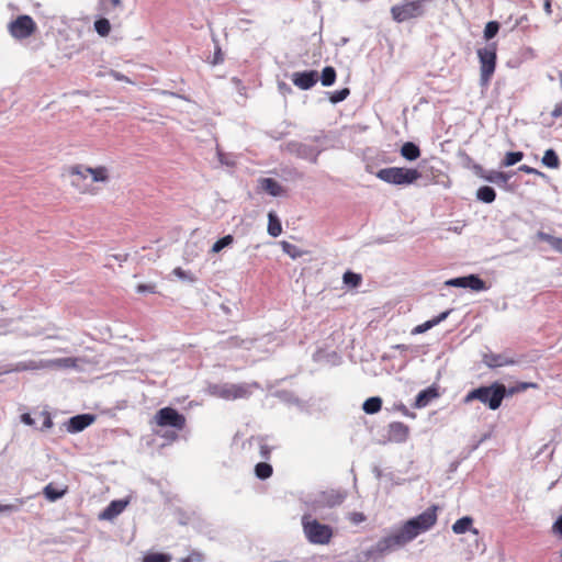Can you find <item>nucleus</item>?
<instances>
[{
    "label": "nucleus",
    "mask_w": 562,
    "mask_h": 562,
    "mask_svg": "<svg viewBox=\"0 0 562 562\" xmlns=\"http://www.w3.org/2000/svg\"><path fill=\"white\" fill-rule=\"evenodd\" d=\"M498 30L499 23L497 21L487 22L484 29V38L486 41L492 40L498 33Z\"/></svg>",
    "instance_id": "nucleus-40"
},
{
    "label": "nucleus",
    "mask_w": 562,
    "mask_h": 562,
    "mask_svg": "<svg viewBox=\"0 0 562 562\" xmlns=\"http://www.w3.org/2000/svg\"><path fill=\"white\" fill-rule=\"evenodd\" d=\"M53 426V420L48 414H45L43 422V429H48Z\"/></svg>",
    "instance_id": "nucleus-55"
},
{
    "label": "nucleus",
    "mask_w": 562,
    "mask_h": 562,
    "mask_svg": "<svg viewBox=\"0 0 562 562\" xmlns=\"http://www.w3.org/2000/svg\"><path fill=\"white\" fill-rule=\"evenodd\" d=\"M155 420L161 427H171L177 430H182L186 426V417L172 407L160 408L155 415Z\"/></svg>",
    "instance_id": "nucleus-8"
},
{
    "label": "nucleus",
    "mask_w": 562,
    "mask_h": 562,
    "mask_svg": "<svg viewBox=\"0 0 562 562\" xmlns=\"http://www.w3.org/2000/svg\"><path fill=\"white\" fill-rule=\"evenodd\" d=\"M449 314H450V312L446 311V312H441L438 316L446 317V316H449Z\"/></svg>",
    "instance_id": "nucleus-64"
},
{
    "label": "nucleus",
    "mask_w": 562,
    "mask_h": 562,
    "mask_svg": "<svg viewBox=\"0 0 562 562\" xmlns=\"http://www.w3.org/2000/svg\"><path fill=\"white\" fill-rule=\"evenodd\" d=\"M10 34L18 40L30 37L36 30V24L30 15H20L9 23Z\"/></svg>",
    "instance_id": "nucleus-9"
},
{
    "label": "nucleus",
    "mask_w": 562,
    "mask_h": 562,
    "mask_svg": "<svg viewBox=\"0 0 562 562\" xmlns=\"http://www.w3.org/2000/svg\"><path fill=\"white\" fill-rule=\"evenodd\" d=\"M553 529L557 533H559L562 537V515L554 522Z\"/></svg>",
    "instance_id": "nucleus-53"
},
{
    "label": "nucleus",
    "mask_w": 562,
    "mask_h": 562,
    "mask_svg": "<svg viewBox=\"0 0 562 562\" xmlns=\"http://www.w3.org/2000/svg\"><path fill=\"white\" fill-rule=\"evenodd\" d=\"M506 395V386L502 383L494 382L491 385H482L470 391L463 397V403L469 404L473 401H480L481 403L485 404L490 409L495 411L499 408Z\"/></svg>",
    "instance_id": "nucleus-2"
},
{
    "label": "nucleus",
    "mask_w": 562,
    "mask_h": 562,
    "mask_svg": "<svg viewBox=\"0 0 562 562\" xmlns=\"http://www.w3.org/2000/svg\"><path fill=\"white\" fill-rule=\"evenodd\" d=\"M222 61H223V55H222L221 48H217L215 54H214L213 64L216 65V64H220Z\"/></svg>",
    "instance_id": "nucleus-56"
},
{
    "label": "nucleus",
    "mask_w": 562,
    "mask_h": 562,
    "mask_svg": "<svg viewBox=\"0 0 562 562\" xmlns=\"http://www.w3.org/2000/svg\"><path fill=\"white\" fill-rule=\"evenodd\" d=\"M87 172H89L92 182H106L109 180V170L103 166L95 168L89 167Z\"/></svg>",
    "instance_id": "nucleus-24"
},
{
    "label": "nucleus",
    "mask_w": 562,
    "mask_h": 562,
    "mask_svg": "<svg viewBox=\"0 0 562 562\" xmlns=\"http://www.w3.org/2000/svg\"><path fill=\"white\" fill-rule=\"evenodd\" d=\"M344 283L349 288H357L361 284L362 277L352 271H346L342 276Z\"/></svg>",
    "instance_id": "nucleus-34"
},
{
    "label": "nucleus",
    "mask_w": 562,
    "mask_h": 562,
    "mask_svg": "<svg viewBox=\"0 0 562 562\" xmlns=\"http://www.w3.org/2000/svg\"><path fill=\"white\" fill-rule=\"evenodd\" d=\"M257 382L252 383H214L207 387L209 394L222 400L234 401L247 398L252 394L254 389H259Z\"/></svg>",
    "instance_id": "nucleus-3"
},
{
    "label": "nucleus",
    "mask_w": 562,
    "mask_h": 562,
    "mask_svg": "<svg viewBox=\"0 0 562 562\" xmlns=\"http://www.w3.org/2000/svg\"><path fill=\"white\" fill-rule=\"evenodd\" d=\"M518 170L522 171L525 173L536 175V176L541 177V178H547L546 173H543L542 171H540V170H538L536 168L527 166V165L519 166Z\"/></svg>",
    "instance_id": "nucleus-49"
},
{
    "label": "nucleus",
    "mask_w": 562,
    "mask_h": 562,
    "mask_svg": "<svg viewBox=\"0 0 562 562\" xmlns=\"http://www.w3.org/2000/svg\"><path fill=\"white\" fill-rule=\"evenodd\" d=\"M380 180L394 186H409L416 182L422 173L414 168L387 167L375 173Z\"/></svg>",
    "instance_id": "nucleus-6"
},
{
    "label": "nucleus",
    "mask_w": 562,
    "mask_h": 562,
    "mask_svg": "<svg viewBox=\"0 0 562 562\" xmlns=\"http://www.w3.org/2000/svg\"><path fill=\"white\" fill-rule=\"evenodd\" d=\"M268 220H269V222H268L269 235L272 237H278L282 232V226H281L280 220L273 212H270L268 214Z\"/></svg>",
    "instance_id": "nucleus-29"
},
{
    "label": "nucleus",
    "mask_w": 562,
    "mask_h": 562,
    "mask_svg": "<svg viewBox=\"0 0 562 562\" xmlns=\"http://www.w3.org/2000/svg\"><path fill=\"white\" fill-rule=\"evenodd\" d=\"M137 293H156V285L154 283L138 284L136 286Z\"/></svg>",
    "instance_id": "nucleus-50"
},
{
    "label": "nucleus",
    "mask_w": 562,
    "mask_h": 562,
    "mask_svg": "<svg viewBox=\"0 0 562 562\" xmlns=\"http://www.w3.org/2000/svg\"><path fill=\"white\" fill-rule=\"evenodd\" d=\"M88 168L89 167L83 165H75L68 169V173L71 177V184L80 191H85L88 187L83 183V181L89 177V172H87Z\"/></svg>",
    "instance_id": "nucleus-15"
},
{
    "label": "nucleus",
    "mask_w": 562,
    "mask_h": 562,
    "mask_svg": "<svg viewBox=\"0 0 562 562\" xmlns=\"http://www.w3.org/2000/svg\"><path fill=\"white\" fill-rule=\"evenodd\" d=\"M524 158L522 151H509L502 161L503 167H510L519 162Z\"/></svg>",
    "instance_id": "nucleus-37"
},
{
    "label": "nucleus",
    "mask_w": 562,
    "mask_h": 562,
    "mask_svg": "<svg viewBox=\"0 0 562 562\" xmlns=\"http://www.w3.org/2000/svg\"><path fill=\"white\" fill-rule=\"evenodd\" d=\"M443 319L445 318H430L427 322H425L424 324L414 327L412 329V335L423 334V333L431 329L434 326L438 325Z\"/></svg>",
    "instance_id": "nucleus-36"
},
{
    "label": "nucleus",
    "mask_w": 562,
    "mask_h": 562,
    "mask_svg": "<svg viewBox=\"0 0 562 562\" xmlns=\"http://www.w3.org/2000/svg\"><path fill=\"white\" fill-rule=\"evenodd\" d=\"M261 189L272 196H280L284 190L282 186L272 178H263L260 180Z\"/></svg>",
    "instance_id": "nucleus-19"
},
{
    "label": "nucleus",
    "mask_w": 562,
    "mask_h": 562,
    "mask_svg": "<svg viewBox=\"0 0 562 562\" xmlns=\"http://www.w3.org/2000/svg\"><path fill=\"white\" fill-rule=\"evenodd\" d=\"M281 247L283 252L292 259L301 258L305 254V251L301 250L297 246L285 240L281 241Z\"/></svg>",
    "instance_id": "nucleus-32"
},
{
    "label": "nucleus",
    "mask_w": 562,
    "mask_h": 562,
    "mask_svg": "<svg viewBox=\"0 0 562 562\" xmlns=\"http://www.w3.org/2000/svg\"><path fill=\"white\" fill-rule=\"evenodd\" d=\"M329 358H337V353L336 352H331V353H326L325 351L323 350H317L314 355H313V359L315 362H324V361H329Z\"/></svg>",
    "instance_id": "nucleus-44"
},
{
    "label": "nucleus",
    "mask_w": 562,
    "mask_h": 562,
    "mask_svg": "<svg viewBox=\"0 0 562 562\" xmlns=\"http://www.w3.org/2000/svg\"><path fill=\"white\" fill-rule=\"evenodd\" d=\"M401 155L409 161H414L420 156L419 147L413 142H406L401 147Z\"/></svg>",
    "instance_id": "nucleus-21"
},
{
    "label": "nucleus",
    "mask_w": 562,
    "mask_h": 562,
    "mask_svg": "<svg viewBox=\"0 0 562 562\" xmlns=\"http://www.w3.org/2000/svg\"><path fill=\"white\" fill-rule=\"evenodd\" d=\"M481 177L487 181V182H491V183H494V184H497V186H506L510 176L505 173V172H502V171H496V170H490L485 173H482Z\"/></svg>",
    "instance_id": "nucleus-20"
},
{
    "label": "nucleus",
    "mask_w": 562,
    "mask_h": 562,
    "mask_svg": "<svg viewBox=\"0 0 562 562\" xmlns=\"http://www.w3.org/2000/svg\"><path fill=\"white\" fill-rule=\"evenodd\" d=\"M66 492L67 488H57L52 483L47 484L43 490L44 496L50 502L58 501L66 494Z\"/></svg>",
    "instance_id": "nucleus-26"
},
{
    "label": "nucleus",
    "mask_w": 562,
    "mask_h": 562,
    "mask_svg": "<svg viewBox=\"0 0 562 562\" xmlns=\"http://www.w3.org/2000/svg\"><path fill=\"white\" fill-rule=\"evenodd\" d=\"M204 555L199 551H192L188 557L180 560V562H203Z\"/></svg>",
    "instance_id": "nucleus-46"
},
{
    "label": "nucleus",
    "mask_w": 562,
    "mask_h": 562,
    "mask_svg": "<svg viewBox=\"0 0 562 562\" xmlns=\"http://www.w3.org/2000/svg\"><path fill=\"white\" fill-rule=\"evenodd\" d=\"M21 420H22V423H24L25 425H29V426H33L35 424L34 419L32 418V416L29 413L22 414Z\"/></svg>",
    "instance_id": "nucleus-51"
},
{
    "label": "nucleus",
    "mask_w": 562,
    "mask_h": 562,
    "mask_svg": "<svg viewBox=\"0 0 562 562\" xmlns=\"http://www.w3.org/2000/svg\"><path fill=\"white\" fill-rule=\"evenodd\" d=\"M446 285L471 289L473 291H483L486 289L485 282L476 274L450 279L446 281Z\"/></svg>",
    "instance_id": "nucleus-11"
},
{
    "label": "nucleus",
    "mask_w": 562,
    "mask_h": 562,
    "mask_svg": "<svg viewBox=\"0 0 562 562\" xmlns=\"http://www.w3.org/2000/svg\"><path fill=\"white\" fill-rule=\"evenodd\" d=\"M95 417L91 414H80L72 416L67 422V431L71 434L80 432L89 427Z\"/></svg>",
    "instance_id": "nucleus-14"
},
{
    "label": "nucleus",
    "mask_w": 562,
    "mask_h": 562,
    "mask_svg": "<svg viewBox=\"0 0 562 562\" xmlns=\"http://www.w3.org/2000/svg\"><path fill=\"white\" fill-rule=\"evenodd\" d=\"M472 524H473V519L470 516H464V517L458 519L452 525V531L456 535L465 533L467 531L471 530Z\"/></svg>",
    "instance_id": "nucleus-25"
},
{
    "label": "nucleus",
    "mask_w": 562,
    "mask_h": 562,
    "mask_svg": "<svg viewBox=\"0 0 562 562\" xmlns=\"http://www.w3.org/2000/svg\"><path fill=\"white\" fill-rule=\"evenodd\" d=\"M527 20H528L527 15H522V16H520V18L516 21V23H515L514 27H516V26H518V25H521V24H522L524 22H526Z\"/></svg>",
    "instance_id": "nucleus-61"
},
{
    "label": "nucleus",
    "mask_w": 562,
    "mask_h": 562,
    "mask_svg": "<svg viewBox=\"0 0 562 562\" xmlns=\"http://www.w3.org/2000/svg\"><path fill=\"white\" fill-rule=\"evenodd\" d=\"M541 161L548 168L557 169L560 166V159L553 149H547Z\"/></svg>",
    "instance_id": "nucleus-30"
},
{
    "label": "nucleus",
    "mask_w": 562,
    "mask_h": 562,
    "mask_svg": "<svg viewBox=\"0 0 562 562\" xmlns=\"http://www.w3.org/2000/svg\"><path fill=\"white\" fill-rule=\"evenodd\" d=\"M302 527L305 538L312 544H328L333 538V528L313 518L312 513L302 516Z\"/></svg>",
    "instance_id": "nucleus-4"
},
{
    "label": "nucleus",
    "mask_w": 562,
    "mask_h": 562,
    "mask_svg": "<svg viewBox=\"0 0 562 562\" xmlns=\"http://www.w3.org/2000/svg\"><path fill=\"white\" fill-rule=\"evenodd\" d=\"M335 80H336V70L330 66L325 67L322 71V76H321L322 85L324 87H330L334 85Z\"/></svg>",
    "instance_id": "nucleus-33"
},
{
    "label": "nucleus",
    "mask_w": 562,
    "mask_h": 562,
    "mask_svg": "<svg viewBox=\"0 0 562 562\" xmlns=\"http://www.w3.org/2000/svg\"><path fill=\"white\" fill-rule=\"evenodd\" d=\"M348 519L353 525H359V524L366 521L367 517H366V515L363 513L352 512V513H349Z\"/></svg>",
    "instance_id": "nucleus-47"
},
{
    "label": "nucleus",
    "mask_w": 562,
    "mask_h": 562,
    "mask_svg": "<svg viewBox=\"0 0 562 562\" xmlns=\"http://www.w3.org/2000/svg\"><path fill=\"white\" fill-rule=\"evenodd\" d=\"M483 363L490 369H496L505 366H514L517 361L506 353L484 352L482 356Z\"/></svg>",
    "instance_id": "nucleus-12"
},
{
    "label": "nucleus",
    "mask_w": 562,
    "mask_h": 562,
    "mask_svg": "<svg viewBox=\"0 0 562 562\" xmlns=\"http://www.w3.org/2000/svg\"><path fill=\"white\" fill-rule=\"evenodd\" d=\"M538 239L548 243L555 251L562 254V238L555 237L542 231L537 233Z\"/></svg>",
    "instance_id": "nucleus-23"
},
{
    "label": "nucleus",
    "mask_w": 562,
    "mask_h": 562,
    "mask_svg": "<svg viewBox=\"0 0 562 562\" xmlns=\"http://www.w3.org/2000/svg\"><path fill=\"white\" fill-rule=\"evenodd\" d=\"M274 396L280 398L281 401L290 404H299V398L294 396V394L286 390L277 391Z\"/></svg>",
    "instance_id": "nucleus-41"
},
{
    "label": "nucleus",
    "mask_w": 562,
    "mask_h": 562,
    "mask_svg": "<svg viewBox=\"0 0 562 562\" xmlns=\"http://www.w3.org/2000/svg\"><path fill=\"white\" fill-rule=\"evenodd\" d=\"M15 510H18V506H15V505H11V504L2 505V504H0V514H2V513H11V512H15Z\"/></svg>",
    "instance_id": "nucleus-52"
},
{
    "label": "nucleus",
    "mask_w": 562,
    "mask_h": 562,
    "mask_svg": "<svg viewBox=\"0 0 562 562\" xmlns=\"http://www.w3.org/2000/svg\"><path fill=\"white\" fill-rule=\"evenodd\" d=\"M551 115L553 117H560L562 115V103L555 104Z\"/></svg>",
    "instance_id": "nucleus-54"
},
{
    "label": "nucleus",
    "mask_w": 562,
    "mask_h": 562,
    "mask_svg": "<svg viewBox=\"0 0 562 562\" xmlns=\"http://www.w3.org/2000/svg\"><path fill=\"white\" fill-rule=\"evenodd\" d=\"M173 274L181 280H187L189 282L195 281V277L190 271H186L180 267L173 269Z\"/></svg>",
    "instance_id": "nucleus-43"
},
{
    "label": "nucleus",
    "mask_w": 562,
    "mask_h": 562,
    "mask_svg": "<svg viewBox=\"0 0 562 562\" xmlns=\"http://www.w3.org/2000/svg\"><path fill=\"white\" fill-rule=\"evenodd\" d=\"M127 505V501H112L108 507L100 514L101 519L112 520L119 516Z\"/></svg>",
    "instance_id": "nucleus-17"
},
{
    "label": "nucleus",
    "mask_w": 562,
    "mask_h": 562,
    "mask_svg": "<svg viewBox=\"0 0 562 562\" xmlns=\"http://www.w3.org/2000/svg\"><path fill=\"white\" fill-rule=\"evenodd\" d=\"M217 156L218 160L222 165L233 167L235 165V160L231 155L222 153L220 149H217Z\"/></svg>",
    "instance_id": "nucleus-48"
},
{
    "label": "nucleus",
    "mask_w": 562,
    "mask_h": 562,
    "mask_svg": "<svg viewBox=\"0 0 562 562\" xmlns=\"http://www.w3.org/2000/svg\"><path fill=\"white\" fill-rule=\"evenodd\" d=\"M490 437L488 434H485L481 440L473 447V449H476L479 447L480 443H482L483 441H485L487 438Z\"/></svg>",
    "instance_id": "nucleus-62"
},
{
    "label": "nucleus",
    "mask_w": 562,
    "mask_h": 562,
    "mask_svg": "<svg viewBox=\"0 0 562 562\" xmlns=\"http://www.w3.org/2000/svg\"><path fill=\"white\" fill-rule=\"evenodd\" d=\"M543 9L548 15L552 13L551 0H544Z\"/></svg>",
    "instance_id": "nucleus-58"
},
{
    "label": "nucleus",
    "mask_w": 562,
    "mask_h": 562,
    "mask_svg": "<svg viewBox=\"0 0 562 562\" xmlns=\"http://www.w3.org/2000/svg\"><path fill=\"white\" fill-rule=\"evenodd\" d=\"M476 199L484 203H492L496 199V192L492 187L483 186L476 191Z\"/></svg>",
    "instance_id": "nucleus-27"
},
{
    "label": "nucleus",
    "mask_w": 562,
    "mask_h": 562,
    "mask_svg": "<svg viewBox=\"0 0 562 562\" xmlns=\"http://www.w3.org/2000/svg\"><path fill=\"white\" fill-rule=\"evenodd\" d=\"M233 243H234L233 235H226L213 244L211 251L214 254H217V252L222 251L224 248L232 246Z\"/></svg>",
    "instance_id": "nucleus-35"
},
{
    "label": "nucleus",
    "mask_w": 562,
    "mask_h": 562,
    "mask_svg": "<svg viewBox=\"0 0 562 562\" xmlns=\"http://www.w3.org/2000/svg\"><path fill=\"white\" fill-rule=\"evenodd\" d=\"M439 393L436 387H427L423 391H420L414 403V407L416 408H423L426 407L434 398L438 397Z\"/></svg>",
    "instance_id": "nucleus-18"
},
{
    "label": "nucleus",
    "mask_w": 562,
    "mask_h": 562,
    "mask_svg": "<svg viewBox=\"0 0 562 562\" xmlns=\"http://www.w3.org/2000/svg\"><path fill=\"white\" fill-rule=\"evenodd\" d=\"M171 555L167 553H148L144 557L143 562H170Z\"/></svg>",
    "instance_id": "nucleus-39"
},
{
    "label": "nucleus",
    "mask_w": 562,
    "mask_h": 562,
    "mask_svg": "<svg viewBox=\"0 0 562 562\" xmlns=\"http://www.w3.org/2000/svg\"><path fill=\"white\" fill-rule=\"evenodd\" d=\"M273 469L267 462H259L255 467V474L259 480H267L272 475Z\"/></svg>",
    "instance_id": "nucleus-31"
},
{
    "label": "nucleus",
    "mask_w": 562,
    "mask_h": 562,
    "mask_svg": "<svg viewBox=\"0 0 562 562\" xmlns=\"http://www.w3.org/2000/svg\"><path fill=\"white\" fill-rule=\"evenodd\" d=\"M346 496V492L339 490L322 491L307 495L304 498V504L311 513H317L323 508H333L340 505Z\"/></svg>",
    "instance_id": "nucleus-5"
},
{
    "label": "nucleus",
    "mask_w": 562,
    "mask_h": 562,
    "mask_svg": "<svg viewBox=\"0 0 562 562\" xmlns=\"http://www.w3.org/2000/svg\"><path fill=\"white\" fill-rule=\"evenodd\" d=\"M286 148L289 153L296 157L310 160L314 164L317 161L318 155L321 154V149L317 147L301 142H290L286 145Z\"/></svg>",
    "instance_id": "nucleus-10"
},
{
    "label": "nucleus",
    "mask_w": 562,
    "mask_h": 562,
    "mask_svg": "<svg viewBox=\"0 0 562 562\" xmlns=\"http://www.w3.org/2000/svg\"><path fill=\"white\" fill-rule=\"evenodd\" d=\"M535 386H536V384H535V383H526V382H525V383H520V384L516 387V390H518V391H519V390H526V389H528V387H535Z\"/></svg>",
    "instance_id": "nucleus-59"
},
{
    "label": "nucleus",
    "mask_w": 562,
    "mask_h": 562,
    "mask_svg": "<svg viewBox=\"0 0 562 562\" xmlns=\"http://www.w3.org/2000/svg\"><path fill=\"white\" fill-rule=\"evenodd\" d=\"M250 442H255L259 447V456L263 460L270 459L272 447L267 443V438L262 436L251 437Z\"/></svg>",
    "instance_id": "nucleus-22"
},
{
    "label": "nucleus",
    "mask_w": 562,
    "mask_h": 562,
    "mask_svg": "<svg viewBox=\"0 0 562 562\" xmlns=\"http://www.w3.org/2000/svg\"><path fill=\"white\" fill-rule=\"evenodd\" d=\"M94 30L99 35L106 36L111 31V24L108 19L102 18L94 22Z\"/></svg>",
    "instance_id": "nucleus-38"
},
{
    "label": "nucleus",
    "mask_w": 562,
    "mask_h": 562,
    "mask_svg": "<svg viewBox=\"0 0 562 562\" xmlns=\"http://www.w3.org/2000/svg\"><path fill=\"white\" fill-rule=\"evenodd\" d=\"M437 522V506H431L416 517L408 519L401 528L381 538L363 554L367 560L380 561L385 554L404 547Z\"/></svg>",
    "instance_id": "nucleus-1"
},
{
    "label": "nucleus",
    "mask_w": 562,
    "mask_h": 562,
    "mask_svg": "<svg viewBox=\"0 0 562 562\" xmlns=\"http://www.w3.org/2000/svg\"><path fill=\"white\" fill-rule=\"evenodd\" d=\"M409 428L401 422H393L389 425V437L395 442H404L407 440Z\"/></svg>",
    "instance_id": "nucleus-16"
},
{
    "label": "nucleus",
    "mask_w": 562,
    "mask_h": 562,
    "mask_svg": "<svg viewBox=\"0 0 562 562\" xmlns=\"http://www.w3.org/2000/svg\"><path fill=\"white\" fill-rule=\"evenodd\" d=\"M496 50L497 46L495 43H490L485 47L477 49V57L480 60V69H481V83L486 86L494 71L496 66Z\"/></svg>",
    "instance_id": "nucleus-7"
},
{
    "label": "nucleus",
    "mask_w": 562,
    "mask_h": 562,
    "mask_svg": "<svg viewBox=\"0 0 562 562\" xmlns=\"http://www.w3.org/2000/svg\"><path fill=\"white\" fill-rule=\"evenodd\" d=\"M349 94H350V90L348 88L337 90L334 93H331L330 102L334 104L339 103V102L344 101L345 99H347V97Z\"/></svg>",
    "instance_id": "nucleus-42"
},
{
    "label": "nucleus",
    "mask_w": 562,
    "mask_h": 562,
    "mask_svg": "<svg viewBox=\"0 0 562 562\" xmlns=\"http://www.w3.org/2000/svg\"><path fill=\"white\" fill-rule=\"evenodd\" d=\"M112 76L119 80V81H126V82H130V80L121 72H117V71H113L112 72Z\"/></svg>",
    "instance_id": "nucleus-57"
},
{
    "label": "nucleus",
    "mask_w": 562,
    "mask_h": 562,
    "mask_svg": "<svg viewBox=\"0 0 562 562\" xmlns=\"http://www.w3.org/2000/svg\"><path fill=\"white\" fill-rule=\"evenodd\" d=\"M395 348L396 349H401V350H407L408 349V347L405 346V345H397V346H395Z\"/></svg>",
    "instance_id": "nucleus-63"
},
{
    "label": "nucleus",
    "mask_w": 562,
    "mask_h": 562,
    "mask_svg": "<svg viewBox=\"0 0 562 562\" xmlns=\"http://www.w3.org/2000/svg\"><path fill=\"white\" fill-rule=\"evenodd\" d=\"M397 409H398L403 415H405V416H408V415H409L408 409H407V407H406L404 404H400V405L397 406Z\"/></svg>",
    "instance_id": "nucleus-60"
},
{
    "label": "nucleus",
    "mask_w": 562,
    "mask_h": 562,
    "mask_svg": "<svg viewBox=\"0 0 562 562\" xmlns=\"http://www.w3.org/2000/svg\"><path fill=\"white\" fill-rule=\"evenodd\" d=\"M381 407H382V398L379 396H372V397L367 398L362 405V409L367 414H370V415L380 412Z\"/></svg>",
    "instance_id": "nucleus-28"
},
{
    "label": "nucleus",
    "mask_w": 562,
    "mask_h": 562,
    "mask_svg": "<svg viewBox=\"0 0 562 562\" xmlns=\"http://www.w3.org/2000/svg\"><path fill=\"white\" fill-rule=\"evenodd\" d=\"M121 4V0H100V10L103 13H109L111 7H119Z\"/></svg>",
    "instance_id": "nucleus-45"
},
{
    "label": "nucleus",
    "mask_w": 562,
    "mask_h": 562,
    "mask_svg": "<svg viewBox=\"0 0 562 562\" xmlns=\"http://www.w3.org/2000/svg\"><path fill=\"white\" fill-rule=\"evenodd\" d=\"M318 80V72L315 70L297 71L292 75L293 83L302 90H308Z\"/></svg>",
    "instance_id": "nucleus-13"
}]
</instances>
